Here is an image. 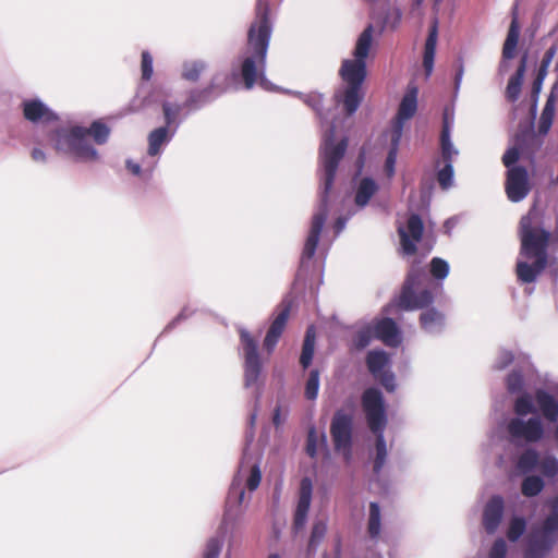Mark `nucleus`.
Wrapping results in <instances>:
<instances>
[{"mask_svg": "<svg viewBox=\"0 0 558 558\" xmlns=\"http://www.w3.org/2000/svg\"><path fill=\"white\" fill-rule=\"evenodd\" d=\"M515 417L508 422L507 430L514 444H535L543 439L548 423L558 422V384L521 392L513 402Z\"/></svg>", "mask_w": 558, "mask_h": 558, "instance_id": "nucleus-1", "label": "nucleus"}, {"mask_svg": "<svg viewBox=\"0 0 558 558\" xmlns=\"http://www.w3.org/2000/svg\"><path fill=\"white\" fill-rule=\"evenodd\" d=\"M269 8L264 0H257L256 17L247 32V43L232 66V76L243 81L245 89L255 85L265 90H275L274 84L267 80L266 60L272 26L269 21Z\"/></svg>", "mask_w": 558, "mask_h": 558, "instance_id": "nucleus-2", "label": "nucleus"}, {"mask_svg": "<svg viewBox=\"0 0 558 558\" xmlns=\"http://www.w3.org/2000/svg\"><path fill=\"white\" fill-rule=\"evenodd\" d=\"M335 125L331 124L325 131L323 136V143L320 146L323 189L320 192L319 205L312 217L308 234L302 252L301 271L308 267L316 252L322 231L329 214L328 194L332 187L339 162L343 158L348 146V140L345 137L341 138L338 143H335Z\"/></svg>", "mask_w": 558, "mask_h": 558, "instance_id": "nucleus-3", "label": "nucleus"}, {"mask_svg": "<svg viewBox=\"0 0 558 558\" xmlns=\"http://www.w3.org/2000/svg\"><path fill=\"white\" fill-rule=\"evenodd\" d=\"M243 481H245V487L250 492L257 489L262 481L259 461L251 456L248 448L244 450L239 471L231 483L225 513L217 534L207 541L203 558H219L225 536L230 534V537H232L234 525L243 514L241 509L245 499Z\"/></svg>", "mask_w": 558, "mask_h": 558, "instance_id": "nucleus-4", "label": "nucleus"}, {"mask_svg": "<svg viewBox=\"0 0 558 558\" xmlns=\"http://www.w3.org/2000/svg\"><path fill=\"white\" fill-rule=\"evenodd\" d=\"M110 129L100 121H94L88 128L75 123L59 124L48 133V142L53 150L78 162H96L100 156L93 146L108 142Z\"/></svg>", "mask_w": 558, "mask_h": 558, "instance_id": "nucleus-5", "label": "nucleus"}, {"mask_svg": "<svg viewBox=\"0 0 558 558\" xmlns=\"http://www.w3.org/2000/svg\"><path fill=\"white\" fill-rule=\"evenodd\" d=\"M374 26L368 24L359 35L352 59H344L339 69L343 86L337 90L335 98L342 104L348 116L353 114L362 99V85L366 78V59L373 48Z\"/></svg>", "mask_w": 558, "mask_h": 558, "instance_id": "nucleus-6", "label": "nucleus"}, {"mask_svg": "<svg viewBox=\"0 0 558 558\" xmlns=\"http://www.w3.org/2000/svg\"><path fill=\"white\" fill-rule=\"evenodd\" d=\"M521 250L517 262V276L522 283L535 282L547 266L549 233L532 226L526 215L520 221Z\"/></svg>", "mask_w": 558, "mask_h": 558, "instance_id": "nucleus-7", "label": "nucleus"}, {"mask_svg": "<svg viewBox=\"0 0 558 558\" xmlns=\"http://www.w3.org/2000/svg\"><path fill=\"white\" fill-rule=\"evenodd\" d=\"M362 407L368 427L376 436L375 446L369 456L373 461L374 481L379 482L381 471L388 458V449L384 436L387 417L381 392L376 388L366 389L362 396Z\"/></svg>", "mask_w": 558, "mask_h": 558, "instance_id": "nucleus-8", "label": "nucleus"}, {"mask_svg": "<svg viewBox=\"0 0 558 558\" xmlns=\"http://www.w3.org/2000/svg\"><path fill=\"white\" fill-rule=\"evenodd\" d=\"M551 513L527 537L525 558H547L558 542V496L550 500Z\"/></svg>", "mask_w": 558, "mask_h": 558, "instance_id": "nucleus-9", "label": "nucleus"}, {"mask_svg": "<svg viewBox=\"0 0 558 558\" xmlns=\"http://www.w3.org/2000/svg\"><path fill=\"white\" fill-rule=\"evenodd\" d=\"M239 332L241 353L244 360V387L254 388L255 408H257L262 397V385L259 383V377L263 369L258 353V344L246 329L241 328Z\"/></svg>", "mask_w": 558, "mask_h": 558, "instance_id": "nucleus-10", "label": "nucleus"}, {"mask_svg": "<svg viewBox=\"0 0 558 558\" xmlns=\"http://www.w3.org/2000/svg\"><path fill=\"white\" fill-rule=\"evenodd\" d=\"M426 279L425 272L420 267H412L404 282L403 289L398 300V306L405 311L423 308L433 303L434 296L427 289L418 291L423 280Z\"/></svg>", "mask_w": 558, "mask_h": 558, "instance_id": "nucleus-11", "label": "nucleus"}, {"mask_svg": "<svg viewBox=\"0 0 558 558\" xmlns=\"http://www.w3.org/2000/svg\"><path fill=\"white\" fill-rule=\"evenodd\" d=\"M352 416L343 411H337L331 420L330 435L335 450L341 453L345 461L352 457Z\"/></svg>", "mask_w": 558, "mask_h": 558, "instance_id": "nucleus-12", "label": "nucleus"}, {"mask_svg": "<svg viewBox=\"0 0 558 558\" xmlns=\"http://www.w3.org/2000/svg\"><path fill=\"white\" fill-rule=\"evenodd\" d=\"M417 95V85L414 82H410L399 105L398 113L392 121L390 132L399 131L400 135L402 136L404 123L416 113Z\"/></svg>", "mask_w": 558, "mask_h": 558, "instance_id": "nucleus-13", "label": "nucleus"}, {"mask_svg": "<svg viewBox=\"0 0 558 558\" xmlns=\"http://www.w3.org/2000/svg\"><path fill=\"white\" fill-rule=\"evenodd\" d=\"M531 186L529 174L525 168L513 166L507 171L506 193L513 203L523 201L530 193Z\"/></svg>", "mask_w": 558, "mask_h": 558, "instance_id": "nucleus-14", "label": "nucleus"}, {"mask_svg": "<svg viewBox=\"0 0 558 558\" xmlns=\"http://www.w3.org/2000/svg\"><path fill=\"white\" fill-rule=\"evenodd\" d=\"M424 226L421 217L413 214L409 217L407 226H399L398 232L403 254L412 255L416 251V243L421 240Z\"/></svg>", "mask_w": 558, "mask_h": 558, "instance_id": "nucleus-15", "label": "nucleus"}, {"mask_svg": "<svg viewBox=\"0 0 558 558\" xmlns=\"http://www.w3.org/2000/svg\"><path fill=\"white\" fill-rule=\"evenodd\" d=\"M22 110L24 118L34 124H45L58 120L57 113L39 98L23 100Z\"/></svg>", "mask_w": 558, "mask_h": 558, "instance_id": "nucleus-16", "label": "nucleus"}, {"mask_svg": "<svg viewBox=\"0 0 558 558\" xmlns=\"http://www.w3.org/2000/svg\"><path fill=\"white\" fill-rule=\"evenodd\" d=\"M313 483L310 477H303L300 483L299 499L293 520L294 532L301 531L307 520L312 502Z\"/></svg>", "mask_w": 558, "mask_h": 558, "instance_id": "nucleus-17", "label": "nucleus"}, {"mask_svg": "<svg viewBox=\"0 0 558 558\" xmlns=\"http://www.w3.org/2000/svg\"><path fill=\"white\" fill-rule=\"evenodd\" d=\"M290 311L291 303L289 301H283L279 307L278 314L274 318L264 339V348L269 353L275 349L284 330L286 324L290 315Z\"/></svg>", "mask_w": 558, "mask_h": 558, "instance_id": "nucleus-18", "label": "nucleus"}, {"mask_svg": "<svg viewBox=\"0 0 558 558\" xmlns=\"http://www.w3.org/2000/svg\"><path fill=\"white\" fill-rule=\"evenodd\" d=\"M383 509L376 501H371L366 514V535L373 546L384 539Z\"/></svg>", "mask_w": 558, "mask_h": 558, "instance_id": "nucleus-19", "label": "nucleus"}, {"mask_svg": "<svg viewBox=\"0 0 558 558\" xmlns=\"http://www.w3.org/2000/svg\"><path fill=\"white\" fill-rule=\"evenodd\" d=\"M505 502L501 496H493L483 510V526L488 534H494L504 517Z\"/></svg>", "mask_w": 558, "mask_h": 558, "instance_id": "nucleus-20", "label": "nucleus"}, {"mask_svg": "<svg viewBox=\"0 0 558 558\" xmlns=\"http://www.w3.org/2000/svg\"><path fill=\"white\" fill-rule=\"evenodd\" d=\"M375 338L380 339L386 345L398 347L401 343V335L393 319L383 318L373 325Z\"/></svg>", "mask_w": 558, "mask_h": 558, "instance_id": "nucleus-21", "label": "nucleus"}, {"mask_svg": "<svg viewBox=\"0 0 558 558\" xmlns=\"http://www.w3.org/2000/svg\"><path fill=\"white\" fill-rule=\"evenodd\" d=\"M438 39V19L435 16L432 21L428 36L424 46L423 53V69L425 72V77L428 78L434 70V61L436 54V46Z\"/></svg>", "mask_w": 558, "mask_h": 558, "instance_id": "nucleus-22", "label": "nucleus"}, {"mask_svg": "<svg viewBox=\"0 0 558 558\" xmlns=\"http://www.w3.org/2000/svg\"><path fill=\"white\" fill-rule=\"evenodd\" d=\"M519 36L520 27L517 19H513L502 48V59L498 69L500 74H505L509 70V60L514 57Z\"/></svg>", "mask_w": 558, "mask_h": 558, "instance_id": "nucleus-23", "label": "nucleus"}, {"mask_svg": "<svg viewBox=\"0 0 558 558\" xmlns=\"http://www.w3.org/2000/svg\"><path fill=\"white\" fill-rule=\"evenodd\" d=\"M175 134V129L169 130L167 126H160L153 130L148 135V149L149 157H158L166 146Z\"/></svg>", "mask_w": 558, "mask_h": 558, "instance_id": "nucleus-24", "label": "nucleus"}, {"mask_svg": "<svg viewBox=\"0 0 558 558\" xmlns=\"http://www.w3.org/2000/svg\"><path fill=\"white\" fill-rule=\"evenodd\" d=\"M526 63H527V56L525 53L521 57L520 64L515 71V73L509 78L507 89H506V96L510 101L518 100V98L520 96L521 86H522L524 74L526 71Z\"/></svg>", "mask_w": 558, "mask_h": 558, "instance_id": "nucleus-25", "label": "nucleus"}, {"mask_svg": "<svg viewBox=\"0 0 558 558\" xmlns=\"http://www.w3.org/2000/svg\"><path fill=\"white\" fill-rule=\"evenodd\" d=\"M556 52H557V48L555 46H551L550 48H548L546 50V52L544 53V57L542 59V63H541V68L538 70V74H537L536 78L533 82V88H532V98H533V106H532V108H533V110L536 109L538 95H539L541 89H542V85H543V81H544V77H545L546 72H547V68L551 63Z\"/></svg>", "mask_w": 558, "mask_h": 558, "instance_id": "nucleus-26", "label": "nucleus"}, {"mask_svg": "<svg viewBox=\"0 0 558 558\" xmlns=\"http://www.w3.org/2000/svg\"><path fill=\"white\" fill-rule=\"evenodd\" d=\"M214 83L203 89H193L184 102V107L190 110H198L215 99L213 96Z\"/></svg>", "mask_w": 558, "mask_h": 558, "instance_id": "nucleus-27", "label": "nucleus"}, {"mask_svg": "<svg viewBox=\"0 0 558 558\" xmlns=\"http://www.w3.org/2000/svg\"><path fill=\"white\" fill-rule=\"evenodd\" d=\"M422 328L428 333H438L445 327V316L435 308L427 310L420 317Z\"/></svg>", "mask_w": 558, "mask_h": 558, "instance_id": "nucleus-28", "label": "nucleus"}, {"mask_svg": "<svg viewBox=\"0 0 558 558\" xmlns=\"http://www.w3.org/2000/svg\"><path fill=\"white\" fill-rule=\"evenodd\" d=\"M377 191L378 184L372 178H363L355 192V205L360 208L365 207Z\"/></svg>", "mask_w": 558, "mask_h": 558, "instance_id": "nucleus-29", "label": "nucleus"}, {"mask_svg": "<svg viewBox=\"0 0 558 558\" xmlns=\"http://www.w3.org/2000/svg\"><path fill=\"white\" fill-rule=\"evenodd\" d=\"M555 108H556V95L553 89L550 92L549 96L547 97L546 104L541 113V118L538 121V134L539 135L545 136L549 132V130L553 125L554 117H555Z\"/></svg>", "mask_w": 558, "mask_h": 558, "instance_id": "nucleus-30", "label": "nucleus"}, {"mask_svg": "<svg viewBox=\"0 0 558 558\" xmlns=\"http://www.w3.org/2000/svg\"><path fill=\"white\" fill-rule=\"evenodd\" d=\"M369 373L375 377L387 371L389 356L385 351H369L366 356Z\"/></svg>", "mask_w": 558, "mask_h": 558, "instance_id": "nucleus-31", "label": "nucleus"}, {"mask_svg": "<svg viewBox=\"0 0 558 558\" xmlns=\"http://www.w3.org/2000/svg\"><path fill=\"white\" fill-rule=\"evenodd\" d=\"M401 137L399 131L390 132V148L384 166L385 173L388 178H392L396 172V162Z\"/></svg>", "mask_w": 558, "mask_h": 558, "instance_id": "nucleus-32", "label": "nucleus"}, {"mask_svg": "<svg viewBox=\"0 0 558 558\" xmlns=\"http://www.w3.org/2000/svg\"><path fill=\"white\" fill-rule=\"evenodd\" d=\"M207 69V63L203 60L185 61L182 65V78L190 82H197L202 73Z\"/></svg>", "mask_w": 558, "mask_h": 558, "instance_id": "nucleus-33", "label": "nucleus"}, {"mask_svg": "<svg viewBox=\"0 0 558 558\" xmlns=\"http://www.w3.org/2000/svg\"><path fill=\"white\" fill-rule=\"evenodd\" d=\"M539 456L534 449H526L518 459L517 469L525 474L538 466Z\"/></svg>", "mask_w": 558, "mask_h": 558, "instance_id": "nucleus-34", "label": "nucleus"}, {"mask_svg": "<svg viewBox=\"0 0 558 558\" xmlns=\"http://www.w3.org/2000/svg\"><path fill=\"white\" fill-rule=\"evenodd\" d=\"M544 488V481L536 475L526 476L521 485L522 494L526 497L538 495Z\"/></svg>", "mask_w": 558, "mask_h": 558, "instance_id": "nucleus-35", "label": "nucleus"}, {"mask_svg": "<svg viewBox=\"0 0 558 558\" xmlns=\"http://www.w3.org/2000/svg\"><path fill=\"white\" fill-rule=\"evenodd\" d=\"M181 105L173 104L170 101H165L162 104V111L165 117V125L169 130L174 126L173 129H178L180 122L177 121V118L181 111Z\"/></svg>", "mask_w": 558, "mask_h": 558, "instance_id": "nucleus-36", "label": "nucleus"}, {"mask_svg": "<svg viewBox=\"0 0 558 558\" xmlns=\"http://www.w3.org/2000/svg\"><path fill=\"white\" fill-rule=\"evenodd\" d=\"M440 148H441V158L444 163H452L454 157L458 156L459 150L454 147L451 135L447 134L445 136H440Z\"/></svg>", "mask_w": 558, "mask_h": 558, "instance_id": "nucleus-37", "label": "nucleus"}, {"mask_svg": "<svg viewBox=\"0 0 558 558\" xmlns=\"http://www.w3.org/2000/svg\"><path fill=\"white\" fill-rule=\"evenodd\" d=\"M304 104L311 107L319 118H322L323 96L318 93L303 94L300 92L294 93Z\"/></svg>", "mask_w": 558, "mask_h": 558, "instance_id": "nucleus-38", "label": "nucleus"}, {"mask_svg": "<svg viewBox=\"0 0 558 558\" xmlns=\"http://www.w3.org/2000/svg\"><path fill=\"white\" fill-rule=\"evenodd\" d=\"M526 529V522L521 517H513L509 523V527L507 531V537L510 542L518 541Z\"/></svg>", "mask_w": 558, "mask_h": 558, "instance_id": "nucleus-39", "label": "nucleus"}, {"mask_svg": "<svg viewBox=\"0 0 558 558\" xmlns=\"http://www.w3.org/2000/svg\"><path fill=\"white\" fill-rule=\"evenodd\" d=\"M319 391V372L312 369L305 385V397L307 400H315Z\"/></svg>", "mask_w": 558, "mask_h": 558, "instance_id": "nucleus-40", "label": "nucleus"}, {"mask_svg": "<svg viewBox=\"0 0 558 558\" xmlns=\"http://www.w3.org/2000/svg\"><path fill=\"white\" fill-rule=\"evenodd\" d=\"M327 532V524L324 521H317L312 527V533L308 542V549L315 550Z\"/></svg>", "mask_w": 558, "mask_h": 558, "instance_id": "nucleus-41", "label": "nucleus"}, {"mask_svg": "<svg viewBox=\"0 0 558 558\" xmlns=\"http://www.w3.org/2000/svg\"><path fill=\"white\" fill-rule=\"evenodd\" d=\"M506 385L510 393L521 392L524 387V378L521 371L512 369L507 376Z\"/></svg>", "mask_w": 558, "mask_h": 558, "instance_id": "nucleus-42", "label": "nucleus"}, {"mask_svg": "<svg viewBox=\"0 0 558 558\" xmlns=\"http://www.w3.org/2000/svg\"><path fill=\"white\" fill-rule=\"evenodd\" d=\"M430 274L435 279L444 280L449 274V264L439 257H434L430 262Z\"/></svg>", "mask_w": 558, "mask_h": 558, "instance_id": "nucleus-43", "label": "nucleus"}, {"mask_svg": "<svg viewBox=\"0 0 558 558\" xmlns=\"http://www.w3.org/2000/svg\"><path fill=\"white\" fill-rule=\"evenodd\" d=\"M373 338H375L373 326H367L355 333L353 338L354 347L356 349H364L371 343Z\"/></svg>", "mask_w": 558, "mask_h": 558, "instance_id": "nucleus-44", "label": "nucleus"}, {"mask_svg": "<svg viewBox=\"0 0 558 558\" xmlns=\"http://www.w3.org/2000/svg\"><path fill=\"white\" fill-rule=\"evenodd\" d=\"M453 166L452 163H445L437 172V180L441 189L448 190L453 184Z\"/></svg>", "mask_w": 558, "mask_h": 558, "instance_id": "nucleus-45", "label": "nucleus"}, {"mask_svg": "<svg viewBox=\"0 0 558 558\" xmlns=\"http://www.w3.org/2000/svg\"><path fill=\"white\" fill-rule=\"evenodd\" d=\"M541 472L548 477L558 475V460L553 456H547L538 462Z\"/></svg>", "mask_w": 558, "mask_h": 558, "instance_id": "nucleus-46", "label": "nucleus"}, {"mask_svg": "<svg viewBox=\"0 0 558 558\" xmlns=\"http://www.w3.org/2000/svg\"><path fill=\"white\" fill-rule=\"evenodd\" d=\"M374 378L379 380L385 389L389 392H393L397 388L396 376L389 369L383 372L380 375L375 376Z\"/></svg>", "mask_w": 558, "mask_h": 558, "instance_id": "nucleus-47", "label": "nucleus"}, {"mask_svg": "<svg viewBox=\"0 0 558 558\" xmlns=\"http://www.w3.org/2000/svg\"><path fill=\"white\" fill-rule=\"evenodd\" d=\"M142 78L144 81H149L153 76V57L148 51L142 52Z\"/></svg>", "mask_w": 558, "mask_h": 558, "instance_id": "nucleus-48", "label": "nucleus"}, {"mask_svg": "<svg viewBox=\"0 0 558 558\" xmlns=\"http://www.w3.org/2000/svg\"><path fill=\"white\" fill-rule=\"evenodd\" d=\"M513 359L514 356L511 351L502 349L499 351L496 357L494 367L499 371L505 369L508 365L512 363Z\"/></svg>", "mask_w": 558, "mask_h": 558, "instance_id": "nucleus-49", "label": "nucleus"}, {"mask_svg": "<svg viewBox=\"0 0 558 558\" xmlns=\"http://www.w3.org/2000/svg\"><path fill=\"white\" fill-rule=\"evenodd\" d=\"M454 124V112L452 109L446 108L442 114V129L440 136H445L447 134L451 135V130Z\"/></svg>", "mask_w": 558, "mask_h": 558, "instance_id": "nucleus-50", "label": "nucleus"}, {"mask_svg": "<svg viewBox=\"0 0 558 558\" xmlns=\"http://www.w3.org/2000/svg\"><path fill=\"white\" fill-rule=\"evenodd\" d=\"M314 349L315 345H312L310 341L306 343H303L302 352L300 356V363L303 366V368H307L313 360L314 356Z\"/></svg>", "mask_w": 558, "mask_h": 558, "instance_id": "nucleus-51", "label": "nucleus"}, {"mask_svg": "<svg viewBox=\"0 0 558 558\" xmlns=\"http://www.w3.org/2000/svg\"><path fill=\"white\" fill-rule=\"evenodd\" d=\"M507 555V544L504 538H498L495 541L488 558H506Z\"/></svg>", "mask_w": 558, "mask_h": 558, "instance_id": "nucleus-52", "label": "nucleus"}, {"mask_svg": "<svg viewBox=\"0 0 558 558\" xmlns=\"http://www.w3.org/2000/svg\"><path fill=\"white\" fill-rule=\"evenodd\" d=\"M306 453L311 458H314L317 453V435L314 427H312L307 433Z\"/></svg>", "mask_w": 558, "mask_h": 558, "instance_id": "nucleus-53", "label": "nucleus"}, {"mask_svg": "<svg viewBox=\"0 0 558 558\" xmlns=\"http://www.w3.org/2000/svg\"><path fill=\"white\" fill-rule=\"evenodd\" d=\"M463 74H464V64H463V59L460 57V58H458L457 65H456L454 86H453L454 96H457L460 90L462 80H463Z\"/></svg>", "mask_w": 558, "mask_h": 558, "instance_id": "nucleus-54", "label": "nucleus"}, {"mask_svg": "<svg viewBox=\"0 0 558 558\" xmlns=\"http://www.w3.org/2000/svg\"><path fill=\"white\" fill-rule=\"evenodd\" d=\"M520 157V153H519V149L517 147H511L509 148L504 157H502V161H504V165L508 168V169H511Z\"/></svg>", "mask_w": 558, "mask_h": 558, "instance_id": "nucleus-55", "label": "nucleus"}, {"mask_svg": "<svg viewBox=\"0 0 558 558\" xmlns=\"http://www.w3.org/2000/svg\"><path fill=\"white\" fill-rule=\"evenodd\" d=\"M192 314H193V311L190 307H187V306L184 307L179 313V315L167 325V327L165 328V331L171 330L172 328H174L177 326V324H179L181 320L186 319Z\"/></svg>", "mask_w": 558, "mask_h": 558, "instance_id": "nucleus-56", "label": "nucleus"}, {"mask_svg": "<svg viewBox=\"0 0 558 558\" xmlns=\"http://www.w3.org/2000/svg\"><path fill=\"white\" fill-rule=\"evenodd\" d=\"M423 1L424 0H413V4L411 8V14L416 15V16L422 15L421 5H422ZM440 2H441V0H434L433 10L435 11V13L438 12Z\"/></svg>", "mask_w": 558, "mask_h": 558, "instance_id": "nucleus-57", "label": "nucleus"}, {"mask_svg": "<svg viewBox=\"0 0 558 558\" xmlns=\"http://www.w3.org/2000/svg\"><path fill=\"white\" fill-rule=\"evenodd\" d=\"M31 157L37 163H46L48 159L45 150L39 147H35L32 149Z\"/></svg>", "mask_w": 558, "mask_h": 558, "instance_id": "nucleus-58", "label": "nucleus"}, {"mask_svg": "<svg viewBox=\"0 0 558 558\" xmlns=\"http://www.w3.org/2000/svg\"><path fill=\"white\" fill-rule=\"evenodd\" d=\"M348 220H349V217H344V216H339L336 219V221L332 226L335 238H337L344 230Z\"/></svg>", "mask_w": 558, "mask_h": 558, "instance_id": "nucleus-59", "label": "nucleus"}, {"mask_svg": "<svg viewBox=\"0 0 558 558\" xmlns=\"http://www.w3.org/2000/svg\"><path fill=\"white\" fill-rule=\"evenodd\" d=\"M126 169L131 171L134 175H141L142 173V167L140 163L129 159L125 162Z\"/></svg>", "mask_w": 558, "mask_h": 558, "instance_id": "nucleus-60", "label": "nucleus"}, {"mask_svg": "<svg viewBox=\"0 0 558 558\" xmlns=\"http://www.w3.org/2000/svg\"><path fill=\"white\" fill-rule=\"evenodd\" d=\"M272 423L276 427H279L283 423V418L281 417L280 407H276L274 410Z\"/></svg>", "mask_w": 558, "mask_h": 558, "instance_id": "nucleus-61", "label": "nucleus"}, {"mask_svg": "<svg viewBox=\"0 0 558 558\" xmlns=\"http://www.w3.org/2000/svg\"><path fill=\"white\" fill-rule=\"evenodd\" d=\"M315 338H316V336H315L314 327L310 326L306 330L303 343H306L307 341H310L312 345H315Z\"/></svg>", "mask_w": 558, "mask_h": 558, "instance_id": "nucleus-62", "label": "nucleus"}, {"mask_svg": "<svg viewBox=\"0 0 558 558\" xmlns=\"http://www.w3.org/2000/svg\"><path fill=\"white\" fill-rule=\"evenodd\" d=\"M145 101H146V100H145V99H143L140 104H137V97H136V98L132 101V104H131V110H132V111H134V112H135V111L141 110L142 108H144V107L146 106Z\"/></svg>", "mask_w": 558, "mask_h": 558, "instance_id": "nucleus-63", "label": "nucleus"}, {"mask_svg": "<svg viewBox=\"0 0 558 558\" xmlns=\"http://www.w3.org/2000/svg\"><path fill=\"white\" fill-rule=\"evenodd\" d=\"M391 15L393 16V22L391 23V27H395L399 21L401 20V11L396 9L391 12Z\"/></svg>", "mask_w": 558, "mask_h": 558, "instance_id": "nucleus-64", "label": "nucleus"}]
</instances>
